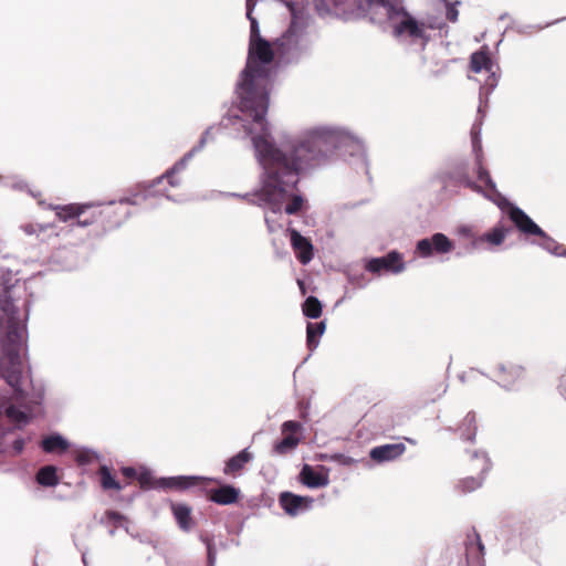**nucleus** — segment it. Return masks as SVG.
<instances>
[{"instance_id": "1", "label": "nucleus", "mask_w": 566, "mask_h": 566, "mask_svg": "<svg viewBox=\"0 0 566 566\" xmlns=\"http://www.w3.org/2000/svg\"><path fill=\"white\" fill-rule=\"evenodd\" d=\"M241 123L262 168L260 187L244 195L230 192L228 196L271 210L273 214L296 216L307 211L308 202L297 187L300 177L331 160L343 159L368 175L365 144L345 127L316 126L298 138L276 143L270 126Z\"/></svg>"}, {"instance_id": "2", "label": "nucleus", "mask_w": 566, "mask_h": 566, "mask_svg": "<svg viewBox=\"0 0 566 566\" xmlns=\"http://www.w3.org/2000/svg\"><path fill=\"white\" fill-rule=\"evenodd\" d=\"M274 52L271 43L261 35L258 20L250 22L249 51L244 69L240 72L234 94L238 111L224 115L220 125H235L239 122L253 126H270L266 114L270 105L271 63Z\"/></svg>"}, {"instance_id": "3", "label": "nucleus", "mask_w": 566, "mask_h": 566, "mask_svg": "<svg viewBox=\"0 0 566 566\" xmlns=\"http://www.w3.org/2000/svg\"><path fill=\"white\" fill-rule=\"evenodd\" d=\"M375 24L388 23L396 41L412 52H422L431 40L429 30L437 27L411 14L405 0H354Z\"/></svg>"}, {"instance_id": "4", "label": "nucleus", "mask_w": 566, "mask_h": 566, "mask_svg": "<svg viewBox=\"0 0 566 566\" xmlns=\"http://www.w3.org/2000/svg\"><path fill=\"white\" fill-rule=\"evenodd\" d=\"M504 211L520 233L527 238H539L538 241L532 240V244L538 245L555 256L566 258V248L546 233L522 208L510 201V205H505Z\"/></svg>"}, {"instance_id": "5", "label": "nucleus", "mask_w": 566, "mask_h": 566, "mask_svg": "<svg viewBox=\"0 0 566 566\" xmlns=\"http://www.w3.org/2000/svg\"><path fill=\"white\" fill-rule=\"evenodd\" d=\"M286 6L291 13V23L282 36L276 39V44L282 55L294 56L305 28V17L294 2H287Z\"/></svg>"}, {"instance_id": "6", "label": "nucleus", "mask_w": 566, "mask_h": 566, "mask_svg": "<svg viewBox=\"0 0 566 566\" xmlns=\"http://www.w3.org/2000/svg\"><path fill=\"white\" fill-rule=\"evenodd\" d=\"M443 181L454 187L468 188L476 193L482 195L491 201L493 191H490L474 181L470 176V165L467 159L454 160L443 172Z\"/></svg>"}, {"instance_id": "7", "label": "nucleus", "mask_w": 566, "mask_h": 566, "mask_svg": "<svg viewBox=\"0 0 566 566\" xmlns=\"http://www.w3.org/2000/svg\"><path fill=\"white\" fill-rule=\"evenodd\" d=\"M527 530V524L520 516L505 515L500 522L496 539L502 544L504 552L509 553L521 544Z\"/></svg>"}, {"instance_id": "8", "label": "nucleus", "mask_w": 566, "mask_h": 566, "mask_svg": "<svg viewBox=\"0 0 566 566\" xmlns=\"http://www.w3.org/2000/svg\"><path fill=\"white\" fill-rule=\"evenodd\" d=\"M200 153V146H193L190 150H188L180 159H178L170 168H168L163 175L150 180V184H146L143 187L145 188L144 199L165 197L169 201L177 202L175 197H172L166 189H156L159 186L165 177L177 175L184 171L189 161Z\"/></svg>"}, {"instance_id": "9", "label": "nucleus", "mask_w": 566, "mask_h": 566, "mask_svg": "<svg viewBox=\"0 0 566 566\" xmlns=\"http://www.w3.org/2000/svg\"><path fill=\"white\" fill-rule=\"evenodd\" d=\"M472 150L475 156L474 164L478 180L483 182L490 191H493L491 201L504 211L505 205H510V200L497 190L495 181L491 177L489 169L484 166L481 140L478 136H472Z\"/></svg>"}, {"instance_id": "10", "label": "nucleus", "mask_w": 566, "mask_h": 566, "mask_svg": "<svg viewBox=\"0 0 566 566\" xmlns=\"http://www.w3.org/2000/svg\"><path fill=\"white\" fill-rule=\"evenodd\" d=\"M94 207L93 203H69L64 206H56L55 214L63 221L76 220V224L80 227H87L98 221H103V218L108 216L105 210L93 211L90 217L85 216L86 210Z\"/></svg>"}, {"instance_id": "11", "label": "nucleus", "mask_w": 566, "mask_h": 566, "mask_svg": "<svg viewBox=\"0 0 566 566\" xmlns=\"http://www.w3.org/2000/svg\"><path fill=\"white\" fill-rule=\"evenodd\" d=\"M455 250V243L443 232H434L430 237L421 238L416 242L415 255L430 259L436 255L449 254Z\"/></svg>"}, {"instance_id": "12", "label": "nucleus", "mask_w": 566, "mask_h": 566, "mask_svg": "<svg viewBox=\"0 0 566 566\" xmlns=\"http://www.w3.org/2000/svg\"><path fill=\"white\" fill-rule=\"evenodd\" d=\"M364 266L367 272L377 275H380L384 272L399 274L405 271L406 263L401 252L390 250L382 256L366 259Z\"/></svg>"}, {"instance_id": "13", "label": "nucleus", "mask_w": 566, "mask_h": 566, "mask_svg": "<svg viewBox=\"0 0 566 566\" xmlns=\"http://www.w3.org/2000/svg\"><path fill=\"white\" fill-rule=\"evenodd\" d=\"M512 228L505 227L502 222L496 223L489 231L479 235L478 239L469 241L454 252V256L458 259L473 254L480 247L481 242H486L491 245H500L504 242L507 234H510Z\"/></svg>"}, {"instance_id": "14", "label": "nucleus", "mask_w": 566, "mask_h": 566, "mask_svg": "<svg viewBox=\"0 0 566 566\" xmlns=\"http://www.w3.org/2000/svg\"><path fill=\"white\" fill-rule=\"evenodd\" d=\"M471 458L472 461H479L482 463L481 474H478L476 476H467L460 479L454 486L455 491L460 494H468L479 490L483 485L488 473L492 469V462L486 451L474 450L471 452Z\"/></svg>"}, {"instance_id": "15", "label": "nucleus", "mask_w": 566, "mask_h": 566, "mask_svg": "<svg viewBox=\"0 0 566 566\" xmlns=\"http://www.w3.org/2000/svg\"><path fill=\"white\" fill-rule=\"evenodd\" d=\"M526 369L515 363H500L496 366V379L494 381L506 391H515L520 382L525 379Z\"/></svg>"}, {"instance_id": "16", "label": "nucleus", "mask_w": 566, "mask_h": 566, "mask_svg": "<svg viewBox=\"0 0 566 566\" xmlns=\"http://www.w3.org/2000/svg\"><path fill=\"white\" fill-rule=\"evenodd\" d=\"M203 481H214L213 479L201 476V475H174V476H160L154 480L151 488L158 490H175V491H187Z\"/></svg>"}, {"instance_id": "17", "label": "nucleus", "mask_w": 566, "mask_h": 566, "mask_svg": "<svg viewBox=\"0 0 566 566\" xmlns=\"http://www.w3.org/2000/svg\"><path fill=\"white\" fill-rule=\"evenodd\" d=\"M313 503L312 496L298 495L290 491L282 492L279 496V504L289 516H297L310 511Z\"/></svg>"}, {"instance_id": "18", "label": "nucleus", "mask_w": 566, "mask_h": 566, "mask_svg": "<svg viewBox=\"0 0 566 566\" xmlns=\"http://www.w3.org/2000/svg\"><path fill=\"white\" fill-rule=\"evenodd\" d=\"M465 566H485V547L480 534L472 528L463 542Z\"/></svg>"}, {"instance_id": "19", "label": "nucleus", "mask_w": 566, "mask_h": 566, "mask_svg": "<svg viewBox=\"0 0 566 566\" xmlns=\"http://www.w3.org/2000/svg\"><path fill=\"white\" fill-rule=\"evenodd\" d=\"M331 469L318 465L317 470L311 464L304 463L298 473V481L308 489H321L329 484Z\"/></svg>"}, {"instance_id": "20", "label": "nucleus", "mask_w": 566, "mask_h": 566, "mask_svg": "<svg viewBox=\"0 0 566 566\" xmlns=\"http://www.w3.org/2000/svg\"><path fill=\"white\" fill-rule=\"evenodd\" d=\"M214 483H218V488H212L207 491V499L219 505H230L239 501L241 491L239 488L222 483L221 480L212 478Z\"/></svg>"}, {"instance_id": "21", "label": "nucleus", "mask_w": 566, "mask_h": 566, "mask_svg": "<svg viewBox=\"0 0 566 566\" xmlns=\"http://www.w3.org/2000/svg\"><path fill=\"white\" fill-rule=\"evenodd\" d=\"M290 237L291 247L295 253L296 259L303 265L310 263L314 256V248L311 240L301 234V232L292 227L286 229Z\"/></svg>"}, {"instance_id": "22", "label": "nucleus", "mask_w": 566, "mask_h": 566, "mask_svg": "<svg viewBox=\"0 0 566 566\" xmlns=\"http://www.w3.org/2000/svg\"><path fill=\"white\" fill-rule=\"evenodd\" d=\"M406 451L402 442L385 443L370 449L369 458L378 464L391 462L400 458Z\"/></svg>"}, {"instance_id": "23", "label": "nucleus", "mask_w": 566, "mask_h": 566, "mask_svg": "<svg viewBox=\"0 0 566 566\" xmlns=\"http://www.w3.org/2000/svg\"><path fill=\"white\" fill-rule=\"evenodd\" d=\"M71 446V442L57 431L44 434L39 441L40 449L48 454H65Z\"/></svg>"}, {"instance_id": "24", "label": "nucleus", "mask_w": 566, "mask_h": 566, "mask_svg": "<svg viewBox=\"0 0 566 566\" xmlns=\"http://www.w3.org/2000/svg\"><path fill=\"white\" fill-rule=\"evenodd\" d=\"M252 460L253 453L250 452L249 448H244L237 454L226 460L223 473L226 475H237L244 469L245 464H248Z\"/></svg>"}, {"instance_id": "25", "label": "nucleus", "mask_w": 566, "mask_h": 566, "mask_svg": "<svg viewBox=\"0 0 566 566\" xmlns=\"http://www.w3.org/2000/svg\"><path fill=\"white\" fill-rule=\"evenodd\" d=\"M489 75L484 83L480 86L479 92V107L478 114L484 116V107L488 106L489 96L493 93V91L497 87L500 82V74L496 73L494 69L488 71Z\"/></svg>"}, {"instance_id": "26", "label": "nucleus", "mask_w": 566, "mask_h": 566, "mask_svg": "<svg viewBox=\"0 0 566 566\" xmlns=\"http://www.w3.org/2000/svg\"><path fill=\"white\" fill-rule=\"evenodd\" d=\"M170 510L178 527L184 532H189L193 526L191 506L186 503L171 502Z\"/></svg>"}, {"instance_id": "27", "label": "nucleus", "mask_w": 566, "mask_h": 566, "mask_svg": "<svg viewBox=\"0 0 566 566\" xmlns=\"http://www.w3.org/2000/svg\"><path fill=\"white\" fill-rule=\"evenodd\" d=\"M470 69L474 73H480L483 70L488 72L494 69V64L490 55V50L486 45H483L480 50L471 54Z\"/></svg>"}, {"instance_id": "28", "label": "nucleus", "mask_w": 566, "mask_h": 566, "mask_svg": "<svg viewBox=\"0 0 566 566\" xmlns=\"http://www.w3.org/2000/svg\"><path fill=\"white\" fill-rule=\"evenodd\" d=\"M457 431L460 436V439H462L463 441H468L471 443L475 442L478 423L476 415L474 411H469L465 415L462 422L457 427Z\"/></svg>"}, {"instance_id": "29", "label": "nucleus", "mask_w": 566, "mask_h": 566, "mask_svg": "<svg viewBox=\"0 0 566 566\" xmlns=\"http://www.w3.org/2000/svg\"><path fill=\"white\" fill-rule=\"evenodd\" d=\"M35 481L43 488H55L60 483L57 468L53 464L41 467L35 474Z\"/></svg>"}, {"instance_id": "30", "label": "nucleus", "mask_w": 566, "mask_h": 566, "mask_svg": "<svg viewBox=\"0 0 566 566\" xmlns=\"http://www.w3.org/2000/svg\"><path fill=\"white\" fill-rule=\"evenodd\" d=\"M326 329L325 321L316 322V323H307L306 325V346L310 352H313L317 348L319 344V338L324 334Z\"/></svg>"}, {"instance_id": "31", "label": "nucleus", "mask_w": 566, "mask_h": 566, "mask_svg": "<svg viewBox=\"0 0 566 566\" xmlns=\"http://www.w3.org/2000/svg\"><path fill=\"white\" fill-rule=\"evenodd\" d=\"M302 441V436L287 434L284 436L281 440H277L273 444L272 453L276 455H285L297 448L300 442Z\"/></svg>"}, {"instance_id": "32", "label": "nucleus", "mask_w": 566, "mask_h": 566, "mask_svg": "<svg viewBox=\"0 0 566 566\" xmlns=\"http://www.w3.org/2000/svg\"><path fill=\"white\" fill-rule=\"evenodd\" d=\"M99 483L101 488L104 491L116 490L120 491L124 486L113 475L111 469L106 464H102L98 470Z\"/></svg>"}, {"instance_id": "33", "label": "nucleus", "mask_w": 566, "mask_h": 566, "mask_svg": "<svg viewBox=\"0 0 566 566\" xmlns=\"http://www.w3.org/2000/svg\"><path fill=\"white\" fill-rule=\"evenodd\" d=\"M303 315L307 318L316 319L322 315L323 304L314 295H310L302 304Z\"/></svg>"}, {"instance_id": "34", "label": "nucleus", "mask_w": 566, "mask_h": 566, "mask_svg": "<svg viewBox=\"0 0 566 566\" xmlns=\"http://www.w3.org/2000/svg\"><path fill=\"white\" fill-rule=\"evenodd\" d=\"M74 460L80 467L90 465L95 461H99L101 454L94 449L81 447L76 450Z\"/></svg>"}, {"instance_id": "35", "label": "nucleus", "mask_w": 566, "mask_h": 566, "mask_svg": "<svg viewBox=\"0 0 566 566\" xmlns=\"http://www.w3.org/2000/svg\"><path fill=\"white\" fill-rule=\"evenodd\" d=\"M146 184H150V180L138 182L129 196H125V197H122L120 199H118V203L119 205L137 206L142 201H147L148 199H144L145 188L143 187Z\"/></svg>"}, {"instance_id": "36", "label": "nucleus", "mask_w": 566, "mask_h": 566, "mask_svg": "<svg viewBox=\"0 0 566 566\" xmlns=\"http://www.w3.org/2000/svg\"><path fill=\"white\" fill-rule=\"evenodd\" d=\"M566 17L549 21L545 24H516L511 28L521 35H531L534 30L541 31L551 25L557 24L562 21H565Z\"/></svg>"}, {"instance_id": "37", "label": "nucleus", "mask_w": 566, "mask_h": 566, "mask_svg": "<svg viewBox=\"0 0 566 566\" xmlns=\"http://www.w3.org/2000/svg\"><path fill=\"white\" fill-rule=\"evenodd\" d=\"M321 459L336 462L343 467H350L356 462L354 458L338 452L332 454H322Z\"/></svg>"}, {"instance_id": "38", "label": "nucleus", "mask_w": 566, "mask_h": 566, "mask_svg": "<svg viewBox=\"0 0 566 566\" xmlns=\"http://www.w3.org/2000/svg\"><path fill=\"white\" fill-rule=\"evenodd\" d=\"M302 423L296 420H286L281 426V431L285 437L287 434L302 436Z\"/></svg>"}, {"instance_id": "39", "label": "nucleus", "mask_w": 566, "mask_h": 566, "mask_svg": "<svg viewBox=\"0 0 566 566\" xmlns=\"http://www.w3.org/2000/svg\"><path fill=\"white\" fill-rule=\"evenodd\" d=\"M105 516L114 522V523H117L120 527L125 528V531L127 533H129V530H128V526H127V517L122 514L120 512L118 511H114V510H107L105 512Z\"/></svg>"}, {"instance_id": "40", "label": "nucleus", "mask_w": 566, "mask_h": 566, "mask_svg": "<svg viewBox=\"0 0 566 566\" xmlns=\"http://www.w3.org/2000/svg\"><path fill=\"white\" fill-rule=\"evenodd\" d=\"M461 6L460 0L451 1L444 6L446 8V18L451 23H455L459 19V10L458 7Z\"/></svg>"}, {"instance_id": "41", "label": "nucleus", "mask_w": 566, "mask_h": 566, "mask_svg": "<svg viewBox=\"0 0 566 566\" xmlns=\"http://www.w3.org/2000/svg\"><path fill=\"white\" fill-rule=\"evenodd\" d=\"M269 213H273L271 210H264V222L269 233H274L282 228V224L276 218L271 217Z\"/></svg>"}, {"instance_id": "42", "label": "nucleus", "mask_w": 566, "mask_h": 566, "mask_svg": "<svg viewBox=\"0 0 566 566\" xmlns=\"http://www.w3.org/2000/svg\"><path fill=\"white\" fill-rule=\"evenodd\" d=\"M136 479L140 482L143 488H151L155 480L153 479L150 470L147 468H143L139 473L137 472Z\"/></svg>"}, {"instance_id": "43", "label": "nucleus", "mask_w": 566, "mask_h": 566, "mask_svg": "<svg viewBox=\"0 0 566 566\" xmlns=\"http://www.w3.org/2000/svg\"><path fill=\"white\" fill-rule=\"evenodd\" d=\"M347 280L350 284L355 285L358 289H364L367 285V281L363 273L360 274H348Z\"/></svg>"}, {"instance_id": "44", "label": "nucleus", "mask_w": 566, "mask_h": 566, "mask_svg": "<svg viewBox=\"0 0 566 566\" xmlns=\"http://www.w3.org/2000/svg\"><path fill=\"white\" fill-rule=\"evenodd\" d=\"M457 234L462 238H467L470 241H473V239H478L479 235H475L472 228L467 224H462L457 228Z\"/></svg>"}, {"instance_id": "45", "label": "nucleus", "mask_w": 566, "mask_h": 566, "mask_svg": "<svg viewBox=\"0 0 566 566\" xmlns=\"http://www.w3.org/2000/svg\"><path fill=\"white\" fill-rule=\"evenodd\" d=\"M21 229L29 235L36 233L38 231H44L46 229V226L42 224H34V223H27L21 226Z\"/></svg>"}, {"instance_id": "46", "label": "nucleus", "mask_w": 566, "mask_h": 566, "mask_svg": "<svg viewBox=\"0 0 566 566\" xmlns=\"http://www.w3.org/2000/svg\"><path fill=\"white\" fill-rule=\"evenodd\" d=\"M255 6H256V0H245V10H247L245 15H247V19L249 20V22H252V20H258L253 15Z\"/></svg>"}, {"instance_id": "47", "label": "nucleus", "mask_w": 566, "mask_h": 566, "mask_svg": "<svg viewBox=\"0 0 566 566\" xmlns=\"http://www.w3.org/2000/svg\"><path fill=\"white\" fill-rule=\"evenodd\" d=\"M25 447V440L22 437H18L12 442V449L14 454H20L23 452Z\"/></svg>"}, {"instance_id": "48", "label": "nucleus", "mask_w": 566, "mask_h": 566, "mask_svg": "<svg viewBox=\"0 0 566 566\" xmlns=\"http://www.w3.org/2000/svg\"><path fill=\"white\" fill-rule=\"evenodd\" d=\"M120 473L127 478V479H130V480H134L137 478V470L134 468V467H122L120 468Z\"/></svg>"}, {"instance_id": "49", "label": "nucleus", "mask_w": 566, "mask_h": 566, "mask_svg": "<svg viewBox=\"0 0 566 566\" xmlns=\"http://www.w3.org/2000/svg\"><path fill=\"white\" fill-rule=\"evenodd\" d=\"M212 126L208 127L200 136L198 143L195 146H200V151L206 147L208 138L210 136Z\"/></svg>"}, {"instance_id": "50", "label": "nucleus", "mask_w": 566, "mask_h": 566, "mask_svg": "<svg viewBox=\"0 0 566 566\" xmlns=\"http://www.w3.org/2000/svg\"><path fill=\"white\" fill-rule=\"evenodd\" d=\"M164 180H167L168 185L174 188H177L181 185V179L177 178L176 175L165 177Z\"/></svg>"}, {"instance_id": "51", "label": "nucleus", "mask_w": 566, "mask_h": 566, "mask_svg": "<svg viewBox=\"0 0 566 566\" xmlns=\"http://www.w3.org/2000/svg\"><path fill=\"white\" fill-rule=\"evenodd\" d=\"M473 451L474 450H465V452L469 457H471V452H473ZM470 462H471V469L474 471H478V474H481L482 463L479 461H472V458H470Z\"/></svg>"}, {"instance_id": "52", "label": "nucleus", "mask_w": 566, "mask_h": 566, "mask_svg": "<svg viewBox=\"0 0 566 566\" xmlns=\"http://www.w3.org/2000/svg\"><path fill=\"white\" fill-rule=\"evenodd\" d=\"M298 407H300V416H301V418L306 420L307 417H308L310 406L305 405L303 401H301V402H298Z\"/></svg>"}, {"instance_id": "53", "label": "nucleus", "mask_w": 566, "mask_h": 566, "mask_svg": "<svg viewBox=\"0 0 566 566\" xmlns=\"http://www.w3.org/2000/svg\"><path fill=\"white\" fill-rule=\"evenodd\" d=\"M132 537L134 538H137L140 543H145V544H150L153 545L154 547L156 546L155 543L149 539V538H144L143 536H140L139 534H133V533H128Z\"/></svg>"}, {"instance_id": "54", "label": "nucleus", "mask_w": 566, "mask_h": 566, "mask_svg": "<svg viewBox=\"0 0 566 566\" xmlns=\"http://www.w3.org/2000/svg\"><path fill=\"white\" fill-rule=\"evenodd\" d=\"M123 221L124 220H118V221H114V222L108 221L107 224L105 226V228H107V229L118 228L123 223Z\"/></svg>"}, {"instance_id": "55", "label": "nucleus", "mask_w": 566, "mask_h": 566, "mask_svg": "<svg viewBox=\"0 0 566 566\" xmlns=\"http://www.w3.org/2000/svg\"><path fill=\"white\" fill-rule=\"evenodd\" d=\"M82 562L84 566H88L87 559H86V551H82Z\"/></svg>"}, {"instance_id": "56", "label": "nucleus", "mask_w": 566, "mask_h": 566, "mask_svg": "<svg viewBox=\"0 0 566 566\" xmlns=\"http://www.w3.org/2000/svg\"><path fill=\"white\" fill-rule=\"evenodd\" d=\"M24 187H27V185H24L22 182L14 184V188H17V189H21L22 190Z\"/></svg>"}, {"instance_id": "57", "label": "nucleus", "mask_w": 566, "mask_h": 566, "mask_svg": "<svg viewBox=\"0 0 566 566\" xmlns=\"http://www.w3.org/2000/svg\"><path fill=\"white\" fill-rule=\"evenodd\" d=\"M444 429H446L447 431H449V432H458V431H457V428L451 427V426L446 427Z\"/></svg>"}, {"instance_id": "58", "label": "nucleus", "mask_w": 566, "mask_h": 566, "mask_svg": "<svg viewBox=\"0 0 566 566\" xmlns=\"http://www.w3.org/2000/svg\"><path fill=\"white\" fill-rule=\"evenodd\" d=\"M219 545H220V547H221V548H223V549H226V548H227V544H226V543H223V542H220V543H219Z\"/></svg>"}, {"instance_id": "59", "label": "nucleus", "mask_w": 566, "mask_h": 566, "mask_svg": "<svg viewBox=\"0 0 566 566\" xmlns=\"http://www.w3.org/2000/svg\"><path fill=\"white\" fill-rule=\"evenodd\" d=\"M507 15H509L507 13H503V14H501V15H500V20H504V19H506V17H507Z\"/></svg>"}, {"instance_id": "60", "label": "nucleus", "mask_w": 566, "mask_h": 566, "mask_svg": "<svg viewBox=\"0 0 566 566\" xmlns=\"http://www.w3.org/2000/svg\"><path fill=\"white\" fill-rule=\"evenodd\" d=\"M439 1L442 2L444 6H447V3L451 2L450 0H439Z\"/></svg>"}, {"instance_id": "61", "label": "nucleus", "mask_w": 566, "mask_h": 566, "mask_svg": "<svg viewBox=\"0 0 566 566\" xmlns=\"http://www.w3.org/2000/svg\"><path fill=\"white\" fill-rule=\"evenodd\" d=\"M459 379H460L462 382H464V381H465L464 375H460V376H459Z\"/></svg>"}, {"instance_id": "62", "label": "nucleus", "mask_w": 566, "mask_h": 566, "mask_svg": "<svg viewBox=\"0 0 566 566\" xmlns=\"http://www.w3.org/2000/svg\"><path fill=\"white\" fill-rule=\"evenodd\" d=\"M129 214H130V213H129V211H126V212L124 213V219H127V218L129 217Z\"/></svg>"}, {"instance_id": "63", "label": "nucleus", "mask_w": 566, "mask_h": 566, "mask_svg": "<svg viewBox=\"0 0 566 566\" xmlns=\"http://www.w3.org/2000/svg\"><path fill=\"white\" fill-rule=\"evenodd\" d=\"M109 535H111V536H114V535H115V530H114V528L109 530Z\"/></svg>"}, {"instance_id": "64", "label": "nucleus", "mask_w": 566, "mask_h": 566, "mask_svg": "<svg viewBox=\"0 0 566 566\" xmlns=\"http://www.w3.org/2000/svg\"><path fill=\"white\" fill-rule=\"evenodd\" d=\"M407 441H408L409 443H411V444H415V443H416V441H415V440L409 439V438H407Z\"/></svg>"}]
</instances>
